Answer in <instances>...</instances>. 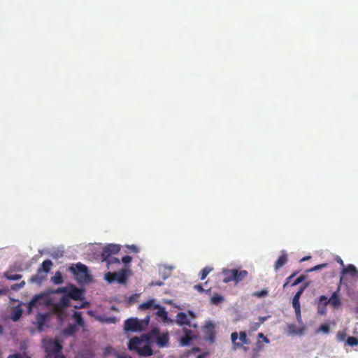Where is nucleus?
<instances>
[{
	"label": "nucleus",
	"mask_w": 358,
	"mask_h": 358,
	"mask_svg": "<svg viewBox=\"0 0 358 358\" xmlns=\"http://www.w3.org/2000/svg\"><path fill=\"white\" fill-rule=\"evenodd\" d=\"M268 317H270L269 315L268 316H265V317H258V320H259V323H260V324H263Z\"/></svg>",
	"instance_id": "53"
},
{
	"label": "nucleus",
	"mask_w": 358,
	"mask_h": 358,
	"mask_svg": "<svg viewBox=\"0 0 358 358\" xmlns=\"http://www.w3.org/2000/svg\"><path fill=\"white\" fill-rule=\"evenodd\" d=\"M46 254L49 255L53 259H57L63 256L64 250L63 248L54 249L52 251H47Z\"/></svg>",
	"instance_id": "27"
},
{
	"label": "nucleus",
	"mask_w": 358,
	"mask_h": 358,
	"mask_svg": "<svg viewBox=\"0 0 358 358\" xmlns=\"http://www.w3.org/2000/svg\"><path fill=\"white\" fill-rule=\"evenodd\" d=\"M196 358H205L204 355H200Z\"/></svg>",
	"instance_id": "61"
},
{
	"label": "nucleus",
	"mask_w": 358,
	"mask_h": 358,
	"mask_svg": "<svg viewBox=\"0 0 358 358\" xmlns=\"http://www.w3.org/2000/svg\"><path fill=\"white\" fill-rule=\"evenodd\" d=\"M296 274H297V273H296V272H294V273H292L290 276H289V277H287V278H286V281H285V283H284V285H283V288L286 287L288 285V284H289V282L291 281V279H292V278H294Z\"/></svg>",
	"instance_id": "50"
},
{
	"label": "nucleus",
	"mask_w": 358,
	"mask_h": 358,
	"mask_svg": "<svg viewBox=\"0 0 358 358\" xmlns=\"http://www.w3.org/2000/svg\"><path fill=\"white\" fill-rule=\"evenodd\" d=\"M132 258L131 257L129 256V255H126L124 257H123L122 258V262L124 263V264H129L131 262Z\"/></svg>",
	"instance_id": "51"
},
{
	"label": "nucleus",
	"mask_w": 358,
	"mask_h": 358,
	"mask_svg": "<svg viewBox=\"0 0 358 358\" xmlns=\"http://www.w3.org/2000/svg\"><path fill=\"white\" fill-rule=\"evenodd\" d=\"M306 278V276L302 275L299 277H298L292 283V286H296L299 284H300L301 282H302Z\"/></svg>",
	"instance_id": "45"
},
{
	"label": "nucleus",
	"mask_w": 358,
	"mask_h": 358,
	"mask_svg": "<svg viewBox=\"0 0 358 358\" xmlns=\"http://www.w3.org/2000/svg\"><path fill=\"white\" fill-rule=\"evenodd\" d=\"M2 331H3L2 327L0 326V334L2 333Z\"/></svg>",
	"instance_id": "63"
},
{
	"label": "nucleus",
	"mask_w": 358,
	"mask_h": 358,
	"mask_svg": "<svg viewBox=\"0 0 358 358\" xmlns=\"http://www.w3.org/2000/svg\"><path fill=\"white\" fill-rule=\"evenodd\" d=\"M304 289L305 287H301L294 296L292 299V306L294 308H298L300 307L299 299L303 292Z\"/></svg>",
	"instance_id": "26"
},
{
	"label": "nucleus",
	"mask_w": 358,
	"mask_h": 358,
	"mask_svg": "<svg viewBox=\"0 0 358 358\" xmlns=\"http://www.w3.org/2000/svg\"><path fill=\"white\" fill-rule=\"evenodd\" d=\"M46 275L43 273V272L40 271L38 269L37 270V273L35 275H33L29 280L31 283H36L37 285H41L42 282L45 280Z\"/></svg>",
	"instance_id": "17"
},
{
	"label": "nucleus",
	"mask_w": 358,
	"mask_h": 358,
	"mask_svg": "<svg viewBox=\"0 0 358 358\" xmlns=\"http://www.w3.org/2000/svg\"><path fill=\"white\" fill-rule=\"evenodd\" d=\"M43 347L46 353V358H65L62 354V345L56 340H43Z\"/></svg>",
	"instance_id": "4"
},
{
	"label": "nucleus",
	"mask_w": 358,
	"mask_h": 358,
	"mask_svg": "<svg viewBox=\"0 0 358 358\" xmlns=\"http://www.w3.org/2000/svg\"><path fill=\"white\" fill-rule=\"evenodd\" d=\"M23 314V310L20 307H15L10 315V318L13 322H17Z\"/></svg>",
	"instance_id": "24"
},
{
	"label": "nucleus",
	"mask_w": 358,
	"mask_h": 358,
	"mask_svg": "<svg viewBox=\"0 0 358 358\" xmlns=\"http://www.w3.org/2000/svg\"><path fill=\"white\" fill-rule=\"evenodd\" d=\"M268 295V291L266 289H262L261 291L256 292L253 294V296L257 297H264Z\"/></svg>",
	"instance_id": "43"
},
{
	"label": "nucleus",
	"mask_w": 358,
	"mask_h": 358,
	"mask_svg": "<svg viewBox=\"0 0 358 358\" xmlns=\"http://www.w3.org/2000/svg\"><path fill=\"white\" fill-rule=\"evenodd\" d=\"M131 248L134 250V251L137 252V248L135 245H132Z\"/></svg>",
	"instance_id": "60"
},
{
	"label": "nucleus",
	"mask_w": 358,
	"mask_h": 358,
	"mask_svg": "<svg viewBox=\"0 0 358 358\" xmlns=\"http://www.w3.org/2000/svg\"><path fill=\"white\" fill-rule=\"evenodd\" d=\"M103 355L106 357L109 355H115L117 358H120L122 356L112 347L107 346L103 351Z\"/></svg>",
	"instance_id": "29"
},
{
	"label": "nucleus",
	"mask_w": 358,
	"mask_h": 358,
	"mask_svg": "<svg viewBox=\"0 0 358 358\" xmlns=\"http://www.w3.org/2000/svg\"><path fill=\"white\" fill-rule=\"evenodd\" d=\"M138 297V295L136 294H134V295H132L131 296L129 297V302H134L136 299Z\"/></svg>",
	"instance_id": "55"
},
{
	"label": "nucleus",
	"mask_w": 358,
	"mask_h": 358,
	"mask_svg": "<svg viewBox=\"0 0 358 358\" xmlns=\"http://www.w3.org/2000/svg\"><path fill=\"white\" fill-rule=\"evenodd\" d=\"M231 340L234 350L243 348L244 345H248L250 343L245 331H240L239 334L237 332L231 333Z\"/></svg>",
	"instance_id": "8"
},
{
	"label": "nucleus",
	"mask_w": 358,
	"mask_h": 358,
	"mask_svg": "<svg viewBox=\"0 0 358 358\" xmlns=\"http://www.w3.org/2000/svg\"><path fill=\"white\" fill-rule=\"evenodd\" d=\"M155 299H150L148 301L143 302V303H141L139 306L138 309H140V310H148L150 308L154 309V306L157 305V304H155Z\"/></svg>",
	"instance_id": "30"
},
{
	"label": "nucleus",
	"mask_w": 358,
	"mask_h": 358,
	"mask_svg": "<svg viewBox=\"0 0 358 358\" xmlns=\"http://www.w3.org/2000/svg\"><path fill=\"white\" fill-rule=\"evenodd\" d=\"M260 325L261 324L259 322H251L250 324V329L251 331H255L259 328Z\"/></svg>",
	"instance_id": "47"
},
{
	"label": "nucleus",
	"mask_w": 358,
	"mask_h": 358,
	"mask_svg": "<svg viewBox=\"0 0 358 358\" xmlns=\"http://www.w3.org/2000/svg\"><path fill=\"white\" fill-rule=\"evenodd\" d=\"M336 261H337V262H338V263H339L342 266H343V267H344V263H343V261L341 259V257H338L336 258Z\"/></svg>",
	"instance_id": "56"
},
{
	"label": "nucleus",
	"mask_w": 358,
	"mask_h": 358,
	"mask_svg": "<svg viewBox=\"0 0 358 358\" xmlns=\"http://www.w3.org/2000/svg\"><path fill=\"white\" fill-rule=\"evenodd\" d=\"M192 339V331L189 329H185V336L180 340V345L182 346L187 345L189 344Z\"/></svg>",
	"instance_id": "23"
},
{
	"label": "nucleus",
	"mask_w": 358,
	"mask_h": 358,
	"mask_svg": "<svg viewBox=\"0 0 358 358\" xmlns=\"http://www.w3.org/2000/svg\"><path fill=\"white\" fill-rule=\"evenodd\" d=\"M176 322L180 325H189V320L186 313L180 312L176 315Z\"/></svg>",
	"instance_id": "22"
},
{
	"label": "nucleus",
	"mask_w": 358,
	"mask_h": 358,
	"mask_svg": "<svg viewBox=\"0 0 358 358\" xmlns=\"http://www.w3.org/2000/svg\"><path fill=\"white\" fill-rule=\"evenodd\" d=\"M5 276L8 280H18L22 278V275L20 274H13V275H8L7 273H5Z\"/></svg>",
	"instance_id": "39"
},
{
	"label": "nucleus",
	"mask_w": 358,
	"mask_h": 358,
	"mask_svg": "<svg viewBox=\"0 0 358 358\" xmlns=\"http://www.w3.org/2000/svg\"><path fill=\"white\" fill-rule=\"evenodd\" d=\"M259 340L257 341L255 347L252 348V358H257L259 355V352L264 348V343H268L269 340L266 336L264 335L263 333L258 334Z\"/></svg>",
	"instance_id": "12"
},
{
	"label": "nucleus",
	"mask_w": 358,
	"mask_h": 358,
	"mask_svg": "<svg viewBox=\"0 0 358 358\" xmlns=\"http://www.w3.org/2000/svg\"><path fill=\"white\" fill-rule=\"evenodd\" d=\"M326 306H324L323 304H318L317 303V313L320 315H324L326 313Z\"/></svg>",
	"instance_id": "46"
},
{
	"label": "nucleus",
	"mask_w": 358,
	"mask_h": 358,
	"mask_svg": "<svg viewBox=\"0 0 358 358\" xmlns=\"http://www.w3.org/2000/svg\"><path fill=\"white\" fill-rule=\"evenodd\" d=\"M294 310H295V313H296V319L299 322L301 321V308L300 307L298 308H294Z\"/></svg>",
	"instance_id": "52"
},
{
	"label": "nucleus",
	"mask_w": 358,
	"mask_h": 358,
	"mask_svg": "<svg viewBox=\"0 0 358 358\" xmlns=\"http://www.w3.org/2000/svg\"><path fill=\"white\" fill-rule=\"evenodd\" d=\"M150 316L147 315L143 320H140L141 326H143V330L146 329L150 322Z\"/></svg>",
	"instance_id": "41"
},
{
	"label": "nucleus",
	"mask_w": 358,
	"mask_h": 358,
	"mask_svg": "<svg viewBox=\"0 0 358 358\" xmlns=\"http://www.w3.org/2000/svg\"><path fill=\"white\" fill-rule=\"evenodd\" d=\"M155 342L159 348H164L169 346V335L168 332H164L158 335L155 338Z\"/></svg>",
	"instance_id": "15"
},
{
	"label": "nucleus",
	"mask_w": 358,
	"mask_h": 358,
	"mask_svg": "<svg viewBox=\"0 0 358 358\" xmlns=\"http://www.w3.org/2000/svg\"><path fill=\"white\" fill-rule=\"evenodd\" d=\"M124 331L125 332H141L144 330L140 320L137 317H130L124 322Z\"/></svg>",
	"instance_id": "9"
},
{
	"label": "nucleus",
	"mask_w": 358,
	"mask_h": 358,
	"mask_svg": "<svg viewBox=\"0 0 358 358\" xmlns=\"http://www.w3.org/2000/svg\"><path fill=\"white\" fill-rule=\"evenodd\" d=\"M120 250V245L117 244H108L102 248L101 253V262H106V266L109 268L113 264H120V261L118 258L113 257V255L117 254Z\"/></svg>",
	"instance_id": "3"
},
{
	"label": "nucleus",
	"mask_w": 358,
	"mask_h": 358,
	"mask_svg": "<svg viewBox=\"0 0 358 358\" xmlns=\"http://www.w3.org/2000/svg\"><path fill=\"white\" fill-rule=\"evenodd\" d=\"M327 266V264H318V265H316L309 269L307 270V272H313V271H317V270H320L321 268H325L326 266Z\"/></svg>",
	"instance_id": "40"
},
{
	"label": "nucleus",
	"mask_w": 358,
	"mask_h": 358,
	"mask_svg": "<svg viewBox=\"0 0 358 358\" xmlns=\"http://www.w3.org/2000/svg\"><path fill=\"white\" fill-rule=\"evenodd\" d=\"M7 293V289H0V296L2 295H5Z\"/></svg>",
	"instance_id": "58"
},
{
	"label": "nucleus",
	"mask_w": 358,
	"mask_h": 358,
	"mask_svg": "<svg viewBox=\"0 0 358 358\" xmlns=\"http://www.w3.org/2000/svg\"><path fill=\"white\" fill-rule=\"evenodd\" d=\"M346 337H347V334L345 331H339L336 334V339L339 342L345 341Z\"/></svg>",
	"instance_id": "36"
},
{
	"label": "nucleus",
	"mask_w": 358,
	"mask_h": 358,
	"mask_svg": "<svg viewBox=\"0 0 358 358\" xmlns=\"http://www.w3.org/2000/svg\"><path fill=\"white\" fill-rule=\"evenodd\" d=\"M68 270L74 275L75 280L79 285H83L90 282V273L86 265L80 262L71 264Z\"/></svg>",
	"instance_id": "2"
},
{
	"label": "nucleus",
	"mask_w": 358,
	"mask_h": 358,
	"mask_svg": "<svg viewBox=\"0 0 358 358\" xmlns=\"http://www.w3.org/2000/svg\"><path fill=\"white\" fill-rule=\"evenodd\" d=\"M106 322L108 323H115L116 322V319L115 317H110V318L106 320Z\"/></svg>",
	"instance_id": "54"
},
{
	"label": "nucleus",
	"mask_w": 358,
	"mask_h": 358,
	"mask_svg": "<svg viewBox=\"0 0 358 358\" xmlns=\"http://www.w3.org/2000/svg\"><path fill=\"white\" fill-rule=\"evenodd\" d=\"M73 323L69 324L66 328L64 329L63 334L67 336L74 335L80 327H83L85 322L81 315L78 311H74L72 315Z\"/></svg>",
	"instance_id": "6"
},
{
	"label": "nucleus",
	"mask_w": 358,
	"mask_h": 358,
	"mask_svg": "<svg viewBox=\"0 0 358 358\" xmlns=\"http://www.w3.org/2000/svg\"><path fill=\"white\" fill-rule=\"evenodd\" d=\"M245 351H247L248 350V347H244L242 348Z\"/></svg>",
	"instance_id": "62"
},
{
	"label": "nucleus",
	"mask_w": 358,
	"mask_h": 358,
	"mask_svg": "<svg viewBox=\"0 0 358 358\" xmlns=\"http://www.w3.org/2000/svg\"><path fill=\"white\" fill-rule=\"evenodd\" d=\"M309 259H310V256H306V257H303V258L301 259V262H305V261H306V260H308Z\"/></svg>",
	"instance_id": "59"
},
{
	"label": "nucleus",
	"mask_w": 358,
	"mask_h": 358,
	"mask_svg": "<svg viewBox=\"0 0 358 358\" xmlns=\"http://www.w3.org/2000/svg\"><path fill=\"white\" fill-rule=\"evenodd\" d=\"M52 266V262L50 259H45L41 263L40 268L38 269L40 271L43 272V273L47 275V274L50 271Z\"/></svg>",
	"instance_id": "21"
},
{
	"label": "nucleus",
	"mask_w": 358,
	"mask_h": 358,
	"mask_svg": "<svg viewBox=\"0 0 358 358\" xmlns=\"http://www.w3.org/2000/svg\"><path fill=\"white\" fill-rule=\"evenodd\" d=\"M203 332L207 336V339L213 342L215 338V326L211 322H207L203 327Z\"/></svg>",
	"instance_id": "14"
},
{
	"label": "nucleus",
	"mask_w": 358,
	"mask_h": 358,
	"mask_svg": "<svg viewBox=\"0 0 358 358\" xmlns=\"http://www.w3.org/2000/svg\"><path fill=\"white\" fill-rule=\"evenodd\" d=\"M287 262V255H280L278 259L276 260L274 264V268L275 270H278L279 268H282Z\"/></svg>",
	"instance_id": "25"
},
{
	"label": "nucleus",
	"mask_w": 358,
	"mask_h": 358,
	"mask_svg": "<svg viewBox=\"0 0 358 358\" xmlns=\"http://www.w3.org/2000/svg\"><path fill=\"white\" fill-rule=\"evenodd\" d=\"M212 270L213 268L208 266L203 268L199 273L200 279L204 280Z\"/></svg>",
	"instance_id": "35"
},
{
	"label": "nucleus",
	"mask_w": 358,
	"mask_h": 358,
	"mask_svg": "<svg viewBox=\"0 0 358 358\" xmlns=\"http://www.w3.org/2000/svg\"><path fill=\"white\" fill-rule=\"evenodd\" d=\"M224 278L223 282L228 283L231 281H234V278L236 277V269H224L222 272Z\"/></svg>",
	"instance_id": "16"
},
{
	"label": "nucleus",
	"mask_w": 358,
	"mask_h": 358,
	"mask_svg": "<svg viewBox=\"0 0 358 358\" xmlns=\"http://www.w3.org/2000/svg\"><path fill=\"white\" fill-rule=\"evenodd\" d=\"M129 270L122 269L117 272H107L104 275V279L108 283L117 281L120 284H125L129 276Z\"/></svg>",
	"instance_id": "7"
},
{
	"label": "nucleus",
	"mask_w": 358,
	"mask_h": 358,
	"mask_svg": "<svg viewBox=\"0 0 358 358\" xmlns=\"http://www.w3.org/2000/svg\"><path fill=\"white\" fill-rule=\"evenodd\" d=\"M24 285H25V282L22 281L20 283L13 285L11 286V289L13 290H19V289H22L24 286Z\"/></svg>",
	"instance_id": "44"
},
{
	"label": "nucleus",
	"mask_w": 358,
	"mask_h": 358,
	"mask_svg": "<svg viewBox=\"0 0 358 358\" xmlns=\"http://www.w3.org/2000/svg\"><path fill=\"white\" fill-rule=\"evenodd\" d=\"M154 309L157 310L156 315L159 317H160L164 322H166L169 321L167 312L166 311L164 307H162L160 305L157 304L156 306H154Z\"/></svg>",
	"instance_id": "19"
},
{
	"label": "nucleus",
	"mask_w": 358,
	"mask_h": 358,
	"mask_svg": "<svg viewBox=\"0 0 358 358\" xmlns=\"http://www.w3.org/2000/svg\"><path fill=\"white\" fill-rule=\"evenodd\" d=\"M73 299L70 294H63L59 301V306H60L61 313L58 315V319L60 322H64L66 317V308L70 306V300Z\"/></svg>",
	"instance_id": "10"
},
{
	"label": "nucleus",
	"mask_w": 358,
	"mask_h": 358,
	"mask_svg": "<svg viewBox=\"0 0 358 358\" xmlns=\"http://www.w3.org/2000/svg\"><path fill=\"white\" fill-rule=\"evenodd\" d=\"M85 290L82 287H76L72 284H69L67 286L59 287L55 289H50L49 294H70L73 297V300H82L84 296Z\"/></svg>",
	"instance_id": "5"
},
{
	"label": "nucleus",
	"mask_w": 358,
	"mask_h": 358,
	"mask_svg": "<svg viewBox=\"0 0 358 358\" xmlns=\"http://www.w3.org/2000/svg\"><path fill=\"white\" fill-rule=\"evenodd\" d=\"M26 350L27 345L24 343H20V350H22L23 353L15 352L9 355L8 358H31L25 353Z\"/></svg>",
	"instance_id": "20"
},
{
	"label": "nucleus",
	"mask_w": 358,
	"mask_h": 358,
	"mask_svg": "<svg viewBox=\"0 0 358 358\" xmlns=\"http://www.w3.org/2000/svg\"><path fill=\"white\" fill-rule=\"evenodd\" d=\"M194 289H196V291H198L199 292L201 293V292H206L208 294H210V289H205L202 285L201 284H198V285H196L194 286Z\"/></svg>",
	"instance_id": "38"
},
{
	"label": "nucleus",
	"mask_w": 358,
	"mask_h": 358,
	"mask_svg": "<svg viewBox=\"0 0 358 358\" xmlns=\"http://www.w3.org/2000/svg\"><path fill=\"white\" fill-rule=\"evenodd\" d=\"M51 281L55 285H61L64 282L63 276L60 271H57L55 275L51 277Z\"/></svg>",
	"instance_id": "31"
},
{
	"label": "nucleus",
	"mask_w": 358,
	"mask_h": 358,
	"mask_svg": "<svg viewBox=\"0 0 358 358\" xmlns=\"http://www.w3.org/2000/svg\"><path fill=\"white\" fill-rule=\"evenodd\" d=\"M43 299L44 296L42 294L34 295L33 298L27 303L28 313L30 314L35 306H38V304H41Z\"/></svg>",
	"instance_id": "13"
},
{
	"label": "nucleus",
	"mask_w": 358,
	"mask_h": 358,
	"mask_svg": "<svg viewBox=\"0 0 358 358\" xmlns=\"http://www.w3.org/2000/svg\"><path fill=\"white\" fill-rule=\"evenodd\" d=\"M50 317L51 314L48 312L37 313L34 324L36 326V328L39 331H43L44 328L47 326L48 322L50 321Z\"/></svg>",
	"instance_id": "11"
},
{
	"label": "nucleus",
	"mask_w": 358,
	"mask_h": 358,
	"mask_svg": "<svg viewBox=\"0 0 358 358\" xmlns=\"http://www.w3.org/2000/svg\"><path fill=\"white\" fill-rule=\"evenodd\" d=\"M357 271L356 267L352 264H349L346 267H343L341 274L342 275H346V274H350L351 275H355Z\"/></svg>",
	"instance_id": "28"
},
{
	"label": "nucleus",
	"mask_w": 358,
	"mask_h": 358,
	"mask_svg": "<svg viewBox=\"0 0 358 358\" xmlns=\"http://www.w3.org/2000/svg\"><path fill=\"white\" fill-rule=\"evenodd\" d=\"M345 344L352 347L357 346L358 338L354 336H349L345 341Z\"/></svg>",
	"instance_id": "34"
},
{
	"label": "nucleus",
	"mask_w": 358,
	"mask_h": 358,
	"mask_svg": "<svg viewBox=\"0 0 358 358\" xmlns=\"http://www.w3.org/2000/svg\"><path fill=\"white\" fill-rule=\"evenodd\" d=\"M248 275V271L245 270L238 271L236 269V277L234 278V282L238 283L243 280Z\"/></svg>",
	"instance_id": "32"
},
{
	"label": "nucleus",
	"mask_w": 358,
	"mask_h": 358,
	"mask_svg": "<svg viewBox=\"0 0 358 358\" xmlns=\"http://www.w3.org/2000/svg\"><path fill=\"white\" fill-rule=\"evenodd\" d=\"M162 284H163V282H162L160 281L152 282V283H151L152 285H158V286H161Z\"/></svg>",
	"instance_id": "57"
},
{
	"label": "nucleus",
	"mask_w": 358,
	"mask_h": 358,
	"mask_svg": "<svg viewBox=\"0 0 358 358\" xmlns=\"http://www.w3.org/2000/svg\"><path fill=\"white\" fill-rule=\"evenodd\" d=\"M150 334L151 335L152 337H154V336H157L158 335H159V330L158 328H153L152 329H151L150 331H149Z\"/></svg>",
	"instance_id": "49"
},
{
	"label": "nucleus",
	"mask_w": 358,
	"mask_h": 358,
	"mask_svg": "<svg viewBox=\"0 0 358 358\" xmlns=\"http://www.w3.org/2000/svg\"><path fill=\"white\" fill-rule=\"evenodd\" d=\"M318 304H323L324 306H327L329 303V299L325 296H321L317 302Z\"/></svg>",
	"instance_id": "42"
},
{
	"label": "nucleus",
	"mask_w": 358,
	"mask_h": 358,
	"mask_svg": "<svg viewBox=\"0 0 358 358\" xmlns=\"http://www.w3.org/2000/svg\"><path fill=\"white\" fill-rule=\"evenodd\" d=\"M224 301V297L218 294H215L210 299V303L214 305H217L218 303L222 302Z\"/></svg>",
	"instance_id": "33"
},
{
	"label": "nucleus",
	"mask_w": 358,
	"mask_h": 358,
	"mask_svg": "<svg viewBox=\"0 0 358 358\" xmlns=\"http://www.w3.org/2000/svg\"><path fill=\"white\" fill-rule=\"evenodd\" d=\"M289 330L294 334H301L302 333V329L298 330L296 329V327L294 324H292L289 327Z\"/></svg>",
	"instance_id": "48"
},
{
	"label": "nucleus",
	"mask_w": 358,
	"mask_h": 358,
	"mask_svg": "<svg viewBox=\"0 0 358 358\" xmlns=\"http://www.w3.org/2000/svg\"><path fill=\"white\" fill-rule=\"evenodd\" d=\"M152 338L150 333L141 334V336L132 337L127 343L130 351H135L140 357H150L153 355V350L149 343Z\"/></svg>",
	"instance_id": "1"
},
{
	"label": "nucleus",
	"mask_w": 358,
	"mask_h": 358,
	"mask_svg": "<svg viewBox=\"0 0 358 358\" xmlns=\"http://www.w3.org/2000/svg\"><path fill=\"white\" fill-rule=\"evenodd\" d=\"M330 331L329 325L327 323L322 324L319 329L317 330V332H323L325 334H328Z\"/></svg>",
	"instance_id": "37"
},
{
	"label": "nucleus",
	"mask_w": 358,
	"mask_h": 358,
	"mask_svg": "<svg viewBox=\"0 0 358 358\" xmlns=\"http://www.w3.org/2000/svg\"><path fill=\"white\" fill-rule=\"evenodd\" d=\"M338 291H339V287L338 288V289L336 292H334L332 294L331 296L329 299V303L334 308H337L340 307L341 305V299L338 296Z\"/></svg>",
	"instance_id": "18"
}]
</instances>
